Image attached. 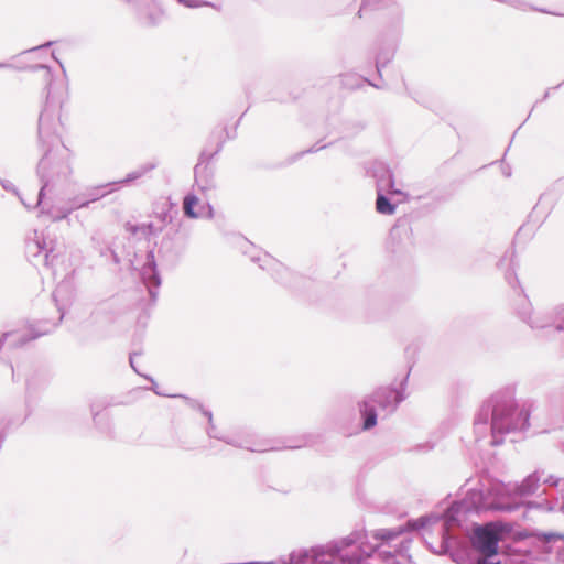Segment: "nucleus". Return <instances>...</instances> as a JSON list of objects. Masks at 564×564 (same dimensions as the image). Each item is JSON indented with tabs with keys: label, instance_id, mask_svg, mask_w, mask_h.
Segmentation results:
<instances>
[{
	"label": "nucleus",
	"instance_id": "1",
	"mask_svg": "<svg viewBox=\"0 0 564 564\" xmlns=\"http://www.w3.org/2000/svg\"><path fill=\"white\" fill-rule=\"evenodd\" d=\"M53 42L26 50L12 57L10 62H2V69H19L37 73L44 83L46 90V101L39 115L37 121V139L39 144L44 150L41 158L36 174L41 182V187L35 196L34 207H40L41 213L45 212L44 196L46 193L65 186L72 175V166L69 163V151L63 144L59 135L62 127L59 120L61 98L57 96L55 80L52 69L45 64H28L25 59L40 51L50 47Z\"/></svg>",
	"mask_w": 564,
	"mask_h": 564
},
{
	"label": "nucleus",
	"instance_id": "2",
	"mask_svg": "<svg viewBox=\"0 0 564 564\" xmlns=\"http://www.w3.org/2000/svg\"><path fill=\"white\" fill-rule=\"evenodd\" d=\"M530 411L520 406L513 387H505L486 398L474 417L477 441L489 437L490 446H499L508 434L524 432L530 426Z\"/></svg>",
	"mask_w": 564,
	"mask_h": 564
},
{
	"label": "nucleus",
	"instance_id": "3",
	"mask_svg": "<svg viewBox=\"0 0 564 564\" xmlns=\"http://www.w3.org/2000/svg\"><path fill=\"white\" fill-rule=\"evenodd\" d=\"M542 475V470H534L512 488L501 481H492L487 487L470 489L464 499L451 503L445 511V519L448 523H455L460 516L470 512H513L522 507V498L538 490Z\"/></svg>",
	"mask_w": 564,
	"mask_h": 564
},
{
	"label": "nucleus",
	"instance_id": "4",
	"mask_svg": "<svg viewBox=\"0 0 564 564\" xmlns=\"http://www.w3.org/2000/svg\"><path fill=\"white\" fill-rule=\"evenodd\" d=\"M517 314L532 329H540L546 339L564 343V303L554 308L553 316H543L533 312L531 303L523 295L517 305Z\"/></svg>",
	"mask_w": 564,
	"mask_h": 564
},
{
	"label": "nucleus",
	"instance_id": "5",
	"mask_svg": "<svg viewBox=\"0 0 564 564\" xmlns=\"http://www.w3.org/2000/svg\"><path fill=\"white\" fill-rule=\"evenodd\" d=\"M25 254L34 267L54 269L59 251L57 242L51 237L50 231L34 230L25 243Z\"/></svg>",
	"mask_w": 564,
	"mask_h": 564
},
{
	"label": "nucleus",
	"instance_id": "6",
	"mask_svg": "<svg viewBox=\"0 0 564 564\" xmlns=\"http://www.w3.org/2000/svg\"><path fill=\"white\" fill-rule=\"evenodd\" d=\"M204 416L208 420V426L206 429L207 435L212 438H216L225 442L228 445L235 446L237 448L247 449L252 453H264L270 451H279L281 448H300L301 445H284L283 447L270 445L268 441L261 442H252L248 438H241L238 436H224L218 431L217 427L213 423V413L209 410H204Z\"/></svg>",
	"mask_w": 564,
	"mask_h": 564
},
{
	"label": "nucleus",
	"instance_id": "7",
	"mask_svg": "<svg viewBox=\"0 0 564 564\" xmlns=\"http://www.w3.org/2000/svg\"><path fill=\"white\" fill-rule=\"evenodd\" d=\"M411 372V367L408 368L406 373L400 381V389L382 387L377 389L372 394L368 395L371 403L384 411L387 414L393 413L399 404L405 399L404 390Z\"/></svg>",
	"mask_w": 564,
	"mask_h": 564
},
{
	"label": "nucleus",
	"instance_id": "8",
	"mask_svg": "<svg viewBox=\"0 0 564 564\" xmlns=\"http://www.w3.org/2000/svg\"><path fill=\"white\" fill-rule=\"evenodd\" d=\"M158 166L156 162H148L145 164L140 165L137 170L130 172L127 174V176L118 182H111L107 184H102L99 186H95L91 188H88L86 192H84V197H86L89 202V204L95 203L108 194L115 192L118 188L119 184H129L131 182H134L151 171H153Z\"/></svg>",
	"mask_w": 564,
	"mask_h": 564
},
{
	"label": "nucleus",
	"instance_id": "9",
	"mask_svg": "<svg viewBox=\"0 0 564 564\" xmlns=\"http://www.w3.org/2000/svg\"><path fill=\"white\" fill-rule=\"evenodd\" d=\"M499 534L491 524H475L470 542L473 547L485 557H494L499 551Z\"/></svg>",
	"mask_w": 564,
	"mask_h": 564
},
{
	"label": "nucleus",
	"instance_id": "10",
	"mask_svg": "<svg viewBox=\"0 0 564 564\" xmlns=\"http://www.w3.org/2000/svg\"><path fill=\"white\" fill-rule=\"evenodd\" d=\"M56 325L57 323L44 322L43 325L32 328L24 327L22 329L2 332V347L7 346L9 349L23 347L29 341L50 333Z\"/></svg>",
	"mask_w": 564,
	"mask_h": 564
},
{
	"label": "nucleus",
	"instance_id": "11",
	"mask_svg": "<svg viewBox=\"0 0 564 564\" xmlns=\"http://www.w3.org/2000/svg\"><path fill=\"white\" fill-rule=\"evenodd\" d=\"M252 262L259 264L262 270H267L270 272L272 278L275 279L276 282L288 286L293 288L294 283L301 278L289 270L283 263L271 257L269 253L252 254L250 257Z\"/></svg>",
	"mask_w": 564,
	"mask_h": 564
},
{
	"label": "nucleus",
	"instance_id": "12",
	"mask_svg": "<svg viewBox=\"0 0 564 564\" xmlns=\"http://www.w3.org/2000/svg\"><path fill=\"white\" fill-rule=\"evenodd\" d=\"M187 248V239L184 236L174 232H167L161 240L158 253L162 260L170 265H175Z\"/></svg>",
	"mask_w": 564,
	"mask_h": 564
},
{
	"label": "nucleus",
	"instance_id": "13",
	"mask_svg": "<svg viewBox=\"0 0 564 564\" xmlns=\"http://www.w3.org/2000/svg\"><path fill=\"white\" fill-rule=\"evenodd\" d=\"M224 141H219L214 151L209 152L204 149L198 158V162L194 167L196 183L203 188H212L214 186V170L209 166L210 161L223 150Z\"/></svg>",
	"mask_w": 564,
	"mask_h": 564
},
{
	"label": "nucleus",
	"instance_id": "14",
	"mask_svg": "<svg viewBox=\"0 0 564 564\" xmlns=\"http://www.w3.org/2000/svg\"><path fill=\"white\" fill-rule=\"evenodd\" d=\"M140 278L148 291L150 302L154 304L156 302L159 288L162 281L160 273L158 271V265L153 250L147 252L145 262L143 263L140 271Z\"/></svg>",
	"mask_w": 564,
	"mask_h": 564
},
{
	"label": "nucleus",
	"instance_id": "15",
	"mask_svg": "<svg viewBox=\"0 0 564 564\" xmlns=\"http://www.w3.org/2000/svg\"><path fill=\"white\" fill-rule=\"evenodd\" d=\"M441 553L448 555L456 564H466L470 560L468 545L463 540L447 533L443 535Z\"/></svg>",
	"mask_w": 564,
	"mask_h": 564
},
{
	"label": "nucleus",
	"instance_id": "16",
	"mask_svg": "<svg viewBox=\"0 0 564 564\" xmlns=\"http://www.w3.org/2000/svg\"><path fill=\"white\" fill-rule=\"evenodd\" d=\"M358 410L360 414V429L361 431H370L378 423L377 408L366 397L358 403Z\"/></svg>",
	"mask_w": 564,
	"mask_h": 564
},
{
	"label": "nucleus",
	"instance_id": "17",
	"mask_svg": "<svg viewBox=\"0 0 564 564\" xmlns=\"http://www.w3.org/2000/svg\"><path fill=\"white\" fill-rule=\"evenodd\" d=\"M372 173L373 177L377 180V191L399 193V191L394 189L393 173L386 164H376Z\"/></svg>",
	"mask_w": 564,
	"mask_h": 564
},
{
	"label": "nucleus",
	"instance_id": "18",
	"mask_svg": "<svg viewBox=\"0 0 564 564\" xmlns=\"http://www.w3.org/2000/svg\"><path fill=\"white\" fill-rule=\"evenodd\" d=\"M90 204L88 202V199L86 197H84V193H82L80 195L74 197L70 202H69V207H66V208H61L56 212L54 210H45L44 213H47L50 214L51 218L56 221V220H62V219H65L68 217V215L75 210V209H80V208H86L88 207Z\"/></svg>",
	"mask_w": 564,
	"mask_h": 564
},
{
	"label": "nucleus",
	"instance_id": "19",
	"mask_svg": "<svg viewBox=\"0 0 564 564\" xmlns=\"http://www.w3.org/2000/svg\"><path fill=\"white\" fill-rule=\"evenodd\" d=\"M514 257H516V254H514L513 250L506 251V253L502 256V258L498 262L499 268H503L505 264L507 263L508 269L506 270L505 279L512 289H516L517 286H519V280H518V276L516 274V269H514Z\"/></svg>",
	"mask_w": 564,
	"mask_h": 564
},
{
	"label": "nucleus",
	"instance_id": "20",
	"mask_svg": "<svg viewBox=\"0 0 564 564\" xmlns=\"http://www.w3.org/2000/svg\"><path fill=\"white\" fill-rule=\"evenodd\" d=\"M104 408L102 404L91 403L90 404V413L93 417V422L99 431L102 433H110L111 432V424L105 415H101V409Z\"/></svg>",
	"mask_w": 564,
	"mask_h": 564
},
{
	"label": "nucleus",
	"instance_id": "21",
	"mask_svg": "<svg viewBox=\"0 0 564 564\" xmlns=\"http://www.w3.org/2000/svg\"><path fill=\"white\" fill-rule=\"evenodd\" d=\"M384 191H377L376 210L381 215H392L397 206L383 194Z\"/></svg>",
	"mask_w": 564,
	"mask_h": 564
},
{
	"label": "nucleus",
	"instance_id": "22",
	"mask_svg": "<svg viewBox=\"0 0 564 564\" xmlns=\"http://www.w3.org/2000/svg\"><path fill=\"white\" fill-rule=\"evenodd\" d=\"M199 199L194 194H188L184 197L183 202V212L184 215L188 218H199L203 217L204 214L202 212H197L195 207L198 205Z\"/></svg>",
	"mask_w": 564,
	"mask_h": 564
},
{
	"label": "nucleus",
	"instance_id": "23",
	"mask_svg": "<svg viewBox=\"0 0 564 564\" xmlns=\"http://www.w3.org/2000/svg\"><path fill=\"white\" fill-rule=\"evenodd\" d=\"M394 51L392 48H383L376 56V68L381 76L382 68L386 67L393 58Z\"/></svg>",
	"mask_w": 564,
	"mask_h": 564
},
{
	"label": "nucleus",
	"instance_id": "24",
	"mask_svg": "<svg viewBox=\"0 0 564 564\" xmlns=\"http://www.w3.org/2000/svg\"><path fill=\"white\" fill-rule=\"evenodd\" d=\"M543 545H549L553 542L560 541L564 539V535L555 532H540L536 531L533 534Z\"/></svg>",
	"mask_w": 564,
	"mask_h": 564
},
{
	"label": "nucleus",
	"instance_id": "25",
	"mask_svg": "<svg viewBox=\"0 0 564 564\" xmlns=\"http://www.w3.org/2000/svg\"><path fill=\"white\" fill-rule=\"evenodd\" d=\"M431 518L427 516L420 517L417 519L409 520L406 522V529L410 531H417L421 530L431 522Z\"/></svg>",
	"mask_w": 564,
	"mask_h": 564
},
{
	"label": "nucleus",
	"instance_id": "26",
	"mask_svg": "<svg viewBox=\"0 0 564 564\" xmlns=\"http://www.w3.org/2000/svg\"><path fill=\"white\" fill-rule=\"evenodd\" d=\"M129 230L132 234H137L139 230L142 231L144 235H156L159 231L162 230L161 227H155L152 223L143 224L141 226H130Z\"/></svg>",
	"mask_w": 564,
	"mask_h": 564
},
{
	"label": "nucleus",
	"instance_id": "27",
	"mask_svg": "<svg viewBox=\"0 0 564 564\" xmlns=\"http://www.w3.org/2000/svg\"><path fill=\"white\" fill-rule=\"evenodd\" d=\"M2 188H3V189H6V191H12L13 193H15V194L19 196V198H20L21 203L23 204V206H24L25 208H28V209H30V208H35V207H34V205H35V198H34V199H32V200H29L26 197L21 196V195L19 194V192L15 189V187H14L10 182H4V181H2Z\"/></svg>",
	"mask_w": 564,
	"mask_h": 564
},
{
	"label": "nucleus",
	"instance_id": "28",
	"mask_svg": "<svg viewBox=\"0 0 564 564\" xmlns=\"http://www.w3.org/2000/svg\"><path fill=\"white\" fill-rule=\"evenodd\" d=\"M380 1L381 0H362L361 6L358 11V17L364 18L365 13H367L368 10H375L380 8Z\"/></svg>",
	"mask_w": 564,
	"mask_h": 564
},
{
	"label": "nucleus",
	"instance_id": "29",
	"mask_svg": "<svg viewBox=\"0 0 564 564\" xmlns=\"http://www.w3.org/2000/svg\"><path fill=\"white\" fill-rule=\"evenodd\" d=\"M178 3L183 4L184 7H187V8H191V9H195V8H199V7H203V6H210L212 3L207 2V1H202V0H176Z\"/></svg>",
	"mask_w": 564,
	"mask_h": 564
},
{
	"label": "nucleus",
	"instance_id": "30",
	"mask_svg": "<svg viewBox=\"0 0 564 564\" xmlns=\"http://www.w3.org/2000/svg\"><path fill=\"white\" fill-rule=\"evenodd\" d=\"M176 398H182V399L186 400L188 406H191L194 410H198L204 414V410H206V409L203 406V404L199 401L191 399L183 394H176Z\"/></svg>",
	"mask_w": 564,
	"mask_h": 564
},
{
	"label": "nucleus",
	"instance_id": "31",
	"mask_svg": "<svg viewBox=\"0 0 564 564\" xmlns=\"http://www.w3.org/2000/svg\"><path fill=\"white\" fill-rule=\"evenodd\" d=\"M99 253L101 257H107V254L109 253L110 257H111V260L115 264H119L120 263V258L119 256L117 254V252L110 248H100L99 249Z\"/></svg>",
	"mask_w": 564,
	"mask_h": 564
},
{
	"label": "nucleus",
	"instance_id": "32",
	"mask_svg": "<svg viewBox=\"0 0 564 564\" xmlns=\"http://www.w3.org/2000/svg\"><path fill=\"white\" fill-rule=\"evenodd\" d=\"M162 15H163L162 11H159L158 13H150V14H148V17H147L148 24L149 25H156L161 21Z\"/></svg>",
	"mask_w": 564,
	"mask_h": 564
},
{
	"label": "nucleus",
	"instance_id": "33",
	"mask_svg": "<svg viewBox=\"0 0 564 564\" xmlns=\"http://www.w3.org/2000/svg\"><path fill=\"white\" fill-rule=\"evenodd\" d=\"M151 382H152V388L151 390L156 394V395H162V397H170V398H176V394H166L162 391L159 390V387L158 384L155 383V381L153 380V378H150V377H147Z\"/></svg>",
	"mask_w": 564,
	"mask_h": 564
},
{
	"label": "nucleus",
	"instance_id": "34",
	"mask_svg": "<svg viewBox=\"0 0 564 564\" xmlns=\"http://www.w3.org/2000/svg\"><path fill=\"white\" fill-rule=\"evenodd\" d=\"M543 482L551 487H557L561 482V479L558 477L550 475L543 480Z\"/></svg>",
	"mask_w": 564,
	"mask_h": 564
},
{
	"label": "nucleus",
	"instance_id": "35",
	"mask_svg": "<svg viewBox=\"0 0 564 564\" xmlns=\"http://www.w3.org/2000/svg\"><path fill=\"white\" fill-rule=\"evenodd\" d=\"M529 507L545 508L546 510H553V507L547 501H543V502H529Z\"/></svg>",
	"mask_w": 564,
	"mask_h": 564
},
{
	"label": "nucleus",
	"instance_id": "36",
	"mask_svg": "<svg viewBox=\"0 0 564 564\" xmlns=\"http://www.w3.org/2000/svg\"><path fill=\"white\" fill-rule=\"evenodd\" d=\"M326 147H327V145H325V144H324V145H319V147H317V145H313L312 148L307 149L306 151L301 152V153L299 154V156H301V155H303V154H305V153H315V152H318L319 150L325 149Z\"/></svg>",
	"mask_w": 564,
	"mask_h": 564
},
{
	"label": "nucleus",
	"instance_id": "37",
	"mask_svg": "<svg viewBox=\"0 0 564 564\" xmlns=\"http://www.w3.org/2000/svg\"><path fill=\"white\" fill-rule=\"evenodd\" d=\"M159 218L163 224L172 221V215L169 212H162L159 214Z\"/></svg>",
	"mask_w": 564,
	"mask_h": 564
},
{
	"label": "nucleus",
	"instance_id": "38",
	"mask_svg": "<svg viewBox=\"0 0 564 564\" xmlns=\"http://www.w3.org/2000/svg\"><path fill=\"white\" fill-rule=\"evenodd\" d=\"M137 356H138V355H129V364H130L131 368H132V369H133L138 375L143 376V375L140 372V370L137 368V366H135V357H137Z\"/></svg>",
	"mask_w": 564,
	"mask_h": 564
},
{
	"label": "nucleus",
	"instance_id": "39",
	"mask_svg": "<svg viewBox=\"0 0 564 564\" xmlns=\"http://www.w3.org/2000/svg\"><path fill=\"white\" fill-rule=\"evenodd\" d=\"M492 557H486L484 561H480L478 564H501L500 561H492Z\"/></svg>",
	"mask_w": 564,
	"mask_h": 564
},
{
	"label": "nucleus",
	"instance_id": "40",
	"mask_svg": "<svg viewBox=\"0 0 564 564\" xmlns=\"http://www.w3.org/2000/svg\"><path fill=\"white\" fill-rule=\"evenodd\" d=\"M213 213H214L213 207L210 205H208L207 206V217H209V218L213 217Z\"/></svg>",
	"mask_w": 564,
	"mask_h": 564
},
{
	"label": "nucleus",
	"instance_id": "41",
	"mask_svg": "<svg viewBox=\"0 0 564 564\" xmlns=\"http://www.w3.org/2000/svg\"><path fill=\"white\" fill-rule=\"evenodd\" d=\"M549 96H550V89H547V90L544 93V95H543V97H542V100L547 99V98H549Z\"/></svg>",
	"mask_w": 564,
	"mask_h": 564
},
{
	"label": "nucleus",
	"instance_id": "42",
	"mask_svg": "<svg viewBox=\"0 0 564 564\" xmlns=\"http://www.w3.org/2000/svg\"><path fill=\"white\" fill-rule=\"evenodd\" d=\"M58 313H59L58 322H61L64 317V312H62V310L59 307H58Z\"/></svg>",
	"mask_w": 564,
	"mask_h": 564
},
{
	"label": "nucleus",
	"instance_id": "43",
	"mask_svg": "<svg viewBox=\"0 0 564 564\" xmlns=\"http://www.w3.org/2000/svg\"><path fill=\"white\" fill-rule=\"evenodd\" d=\"M57 64H59V67L64 70L63 64H61V61H57Z\"/></svg>",
	"mask_w": 564,
	"mask_h": 564
},
{
	"label": "nucleus",
	"instance_id": "44",
	"mask_svg": "<svg viewBox=\"0 0 564 564\" xmlns=\"http://www.w3.org/2000/svg\"><path fill=\"white\" fill-rule=\"evenodd\" d=\"M57 64H59V67L64 70L63 64H61V61H57Z\"/></svg>",
	"mask_w": 564,
	"mask_h": 564
},
{
	"label": "nucleus",
	"instance_id": "45",
	"mask_svg": "<svg viewBox=\"0 0 564 564\" xmlns=\"http://www.w3.org/2000/svg\"><path fill=\"white\" fill-rule=\"evenodd\" d=\"M154 6L158 4V0H151Z\"/></svg>",
	"mask_w": 564,
	"mask_h": 564
},
{
	"label": "nucleus",
	"instance_id": "46",
	"mask_svg": "<svg viewBox=\"0 0 564 564\" xmlns=\"http://www.w3.org/2000/svg\"><path fill=\"white\" fill-rule=\"evenodd\" d=\"M361 80L367 82V83H368V85H372V84H371V82H368V80H367V79H365V78H361Z\"/></svg>",
	"mask_w": 564,
	"mask_h": 564
},
{
	"label": "nucleus",
	"instance_id": "47",
	"mask_svg": "<svg viewBox=\"0 0 564 564\" xmlns=\"http://www.w3.org/2000/svg\"><path fill=\"white\" fill-rule=\"evenodd\" d=\"M562 481H563V486H564V479H563ZM562 508L564 509V502H563V506H562Z\"/></svg>",
	"mask_w": 564,
	"mask_h": 564
}]
</instances>
